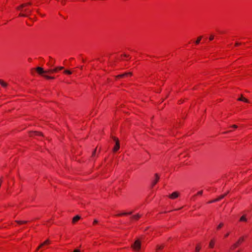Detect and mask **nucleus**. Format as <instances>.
Returning <instances> with one entry per match:
<instances>
[{
  "mask_svg": "<svg viewBox=\"0 0 252 252\" xmlns=\"http://www.w3.org/2000/svg\"><path fill=\"white\" fill-rule=\"evenodd\" d=\"M64 72L67 74H71L72 73V72L69 70H65L64 71Z\"/></svg>",
  "mask_w": 252,
  "mask_h": 252,
  "instance_id": "nucleus-22",
  "label": "nucleus"
},
{
  "mask_svg": "<svg viewBox=\"0 0 252 252\" xmlns=\"http://www.w3.org/2000/svg\"><path fill=\"white\" fill-rule=\"evenodd\" d=\"M238 100L244 101V102H247V103L249 102V101L246 98L244 97L242 95H241V96L238 99Z\"/></svg>",
  "mask_w": 252,
  "mask_h": 252,
  "instance_id": "nucleus-12",
  "label": "nucleus"
},
{
  "mask_svg": "<svg viewBox=\"0 0 252 252\" xmlns=\"http://www.w3.org/2000/svg\"><path fill=\"white\" fill-rule=\"evenodd\" d=\"M155 180L152 182V186H155L157 183L159 178V176L158 175V174H155Z\"/></svg>",
  "mask_w": 252,
  "mask_h": 252,
  "instance_id": "nucleus-10",
  "label": "nucleus"
},
{
  "mask_svg": "<svg viewBox=\"0 0 252 252\" xmlns=\"http://www.w3.org/2000/svg\"><path fill=\"white\" fill-rule=\"evenodd\" d=\"M34 135H42V134L37 131H33L31 133V136H33Z\"/></svg>",
  "mask_w": 252,
  "mask_h": 252,
  "instance_id": "nucleus-14",
  "label": "nucleus"
},
{
  "mask_svg": "<svg viewBox=\"0 0 252 252\" xmlns=\"http://www.w3.org/2000/svg\"><path fill=\"white\" fill-rule=\"evenodd\" d=\"M164 247V246H157V250H160L162 249Z\"/></svg>",
  "mask_w": 252,
  "mask_h": 252,
  "instance_id": "nucleus-24",
  "label": "nucleus"
},
{
  "mask_svg": "<svg viewBox=\"0 0 252 252\" xmlns=\"http://www.w3.org/2000/svg\"><path fill=\"white\" fill-rule=\"evenodd\" d=\"M32 12V10H30L28 8H26V9H24V13H26L28 15V16L31 14Z\"/></svg>",
  "mask_w": 252,
  "mask_h": 252,
  "instance_id": "nucleus-15",
  "label": "nucleus"
},
{
  "mask_svg": "<svg viewBox=\"0 0 252 252\" xmlns=\"http://www.w3.org/2000/svg\"><path fill=\"white\" fill-rule=\"evenodd\" d=\"M3 82H3L2 80H0V84L1 85L3 84Z\"/></svg>",
  "mask_w": 252,
  "mask_h": 252,
  "instance_id": "nucleus-35",
  "label": "nucleus"
},
{
  "mask_svg": "<svg viewBox=\"0 0 252 252\" xmlns=\"http://www.w3.org/2000/svg\"><path fill=\"white\" fill-rule=\"evenodd\" d=\"M63 69V67L59 66V67H57L53 69H50V70H49V71H50V73H52L57 72L58 70H62Z\"/></svg>",
  "mask_w": 252,
  "mask_h": 252,
  "instance_id": "nucleus-9",
  "label": "nucleus"
},
{
  "mask_svg": "<svg viewBox=\"0 0 252 252\" xmlns=\"http://www.w3.org/2000/svg\"><path fill=\"white\" fill-rule=\"evenodd\" d=\"M50 243V241L49 240H46L45 242H44L43 243H42L41 245H40V246H43L47 244H49Z\"/></svg>",
  "mask_w": 252,
  "mask_h": 252,
  "instance_id": "nucleus-18",
  "label": "nucleus"
},
{
  "mask_svg": "<svg viewBox=\"0 0 252 252\" xmlns=\"http://www.w3.org/2000/svg\"><path fill=\"white\" fill-rule=\"evenodd\" d=\"M124 56H125V57H127V55H126V54H125V55H124Z\"/></svg>",
  "mask_w": 252,
  "mask_h": 252,
  "instance_id": "nucleus-39",
  "label": "nucleus"
},
{
  "mask_svg": "<svg viewBox=\"0 0 252 252\" xmlns=\"http://www.w3.org/2000/svg\"><path fill=\"white\" fill-rule=\"evenodd\" d=\"M80 219V217L78 215H77L73 218L72 222L75 223Z\"/></svg>",
  "mask_w": 252,
  "mask_h": 252,
  "instance_id": "nucleus-13",
  "label": "nucleus"
},
{
  "mask_svg": "<svg viewBox=\"0 0 252 252\" xmlns=\"http://www.w3.org/2000/svg\"><path fill=\"white\" fill-rule=\"evenodd\" d=\"M42 246H40V245L36 249V251H38L40 248H41Z\"/></svg>",
  "mask_w": 252,
  "mask_h": 252,
  "instance_id": "nucleus-36",
  "label": "nucleus"
},
{
  "mask_svg": "<svg viewBox=\"0 0 252 252\" xmlns=\"http://www.w3.org/2000/svg\"><path fill=\"white\" fill-rule=\"evenodd\" d=\"M27 6V4H22L20 6L17 7L16 9L20 11L19 13V16L28 17V15L26 13H24V8Z\"/></svg>",
  "mask_w": 252,
  "mask_h": 252,
  "instance_id": "nucleus-1",
  "label": "nucleus"
},
{
  "mask_svg": "<svg viewBox=\"0 0 252 252\" xmlns=\"http://www.w3.org/2000/svg\"><path fill=\"white\" fill-rule=\"evenodd\" d=\"M1 86L3 87H5L7 86V83L3 82V84L1 85Z\"/></svg>",
  "mask_w": 252,
  "mask_h": 252,
  "instance_id": "nucleus-29",
  "label": "nucleus"
},
{
  "mask_svg": "<svg viewBox=\"0 0 252 252\" xmlns=\"http://www.w3.org/2000/svg\"><path fill=\"white\" fill-rule=\"evenodd\" d=\"M214 242H213V241H211L209 244V246L211 247V248H213V246H214Z\"/></svg>",
  "mask_w": 252,
  "mask_h": 252,
  "instance_id": "nucleus-23",
  "label": "nucleus"
},
{
  "mask_svg": "<svg viewBox=\"0 0 252 252\" xmlns=\"http://www.w3.org/2000/svg\"><path fill=\"white\" fill-rule=\"evenodd\" d=\"M200 250V248L199 247L197 246L196 247L195 251H196V252H199Z\"/></svg>",
  "mask_w": 252,
  "mask_h": 252,
  "instance_id": "nucleus-25",
  "label": "nucleus"
},
{
  "mask_svg": "<svg viewBox=\"0 0 252 252\" xmlns=\"http://www.w3.org/2000/svg\"><path fill=\"white\" fill-rule=\"evenodd\" d=\"M202 193H203V191L200 190L197 192V195H202Z\"/></svg>",
  "mask_w": 252,
  "mask_h": 252,
  "instance_id": "nucleus-28",
  "label": "nucleus"
},
{
  "mask_svg": "<svg viewBox=\"0 0 252 252\" xmlns=\"http://www.w3.org/2000/svg\"><path fill=\"white\" fill-rule=\"evenodd\" d=\"M245 240V238L244 236H242L239 238V239L232 245V248L235 249L237 248L241 243L244 242Z\"/></svg>",
  "mask_w": 252,
  "mask_h": 252,
  "instance_id": "nucleus-3",
  "label": "nucleus"
},
{
  "mask_svg": "<svg viewBox=\"0 0 252 252\" xmlns=\"http://www.w3.org/2000/svg\"><path fill=\"white\" fill-rule=\"evenodd\" d=\"M36 71L40 75H44V74L46 73H50V71L48 70L45 71L43 70V69L41 67H37L36 68Z\"/></svg>",
  "mask_w": 252,
  "mask_h": 252,
  "instance_id": "nucleus-5",
  "label": "nucleus"
},
{
  "mask_svg": "<svg viewBox=\"0 0 252 252\" xmlns=\"http://www.w3.org/2000/svg\"><path fill=\"white\" fill-rule=\"evenodd\" d=\"M213 39H214V36L213 35H211L210 38H209V39L210 40H212Z\"/></svg>",
  "mask_w": 252,
  "mask_h": 252,
  "instance_id": "nucleus-30",
  "label": "nucleus"
},
{
  "mask_svg": "<svg viewBox=\"0 0 252 252\" xmlns=\"http://www.w3.org/2000/svg\"><path fill=\"white\" fill-rule=\"evenodd\" d=\"M73 252H80V251L78 249H76L73 251Z\"/></svg>",
  "mask_w": 252,
  "mask_h": 252,
  "instance_id": "nucleus-33",
  "label": "nucleus"
},
{
  "mask_svg": "<svg viewBox=\"0 0 252 252\" xmlns=\"http://www.w3.org/2000/svg\"><path fill=\"white\" fill-rule=\"evenodd\" d=\"M132 74V72H126L122 74H120L118 75L116 77L117 78H122L124 77H127L128 76H131Z\"/></svg>",
  "mask_w": 252,
  "mask_h": 252,
  "instance_id": "nucleus-7",
  "label": "nucleus"
},
{
  "mask_svg": "<svg viewBox=\"0 0 252 252\" xmlns=\"http://www.w3.org/2000/svg\"><path fill=\"white\" fill-rule=\"evenodd\" d=\"M82 68H83V67H82V66H81V67H80V68H81V69H82Z\"/></svg>",
  "mask_w": 252,
  "mask_h": 252,
  "instance_id": "nucleus-40",
  "label": "nucleus"
},
{
  "mask_svg": "<svg viewBox=\"0 0 252 252\" xmlns=\"http://www.w3.org/2000/svg\"><path fill=\"white\" fill-rule=\"evenodd\" d=\"M112 138L115 141V143H116L113 149V152H117L119 149L120 143H119V140L118 138H117L115 137H112Z\"/></svg>",
  "mask_w": 252,
  "mask_h": 252,
  "instance_id": "nucleus-4",
  "label": "nucleus"
},
{
  "mask_svg": "<svg viewBox=\"0 0 252 252\" xmlns=\"http://www.w3.org/2000/svg\"><path fill=\"white\" fill-rule=\"evenodd\" d=\"M228 193V192H226V193H225L223 195L218 196V198H217V199L210 201L208 203H214V202L220 201L221 199L223 198Z\"/></svg>",
  "mask_w": 252,
  "mask_h": 252,
  "instance_id": "nucleus-6",
  "label": "nucleus"
},
{
  "mask_svg": "<svg viewBox=\"0 0 252 252\" xmlns=\"http://www.w3.org/2000/svg\"><path fill=\"white\" fill-rule=\"evenodd\" d=\"M16 222H17L18 224L26 223L27 222V221H19V220H16Z\"/></svg>",
  "mask_w": 252,
  "mask_h": 252,
  "instance_id": "nucleus-19",
  "label": "nucleus"
},
{
  "mask_svg": "<svg viewBox=\"0 0 252 252\" xmlns=\"http://www.w3.org/2000/svg\"><path fill=\"white\" fill-rule=\"evenodd\" d=\"M141 215L139 214H137L132 216V219L134 220H138L140 217Z\"/></svg>",
  "mask_w": 252,
  "mask_h": 252,
  "instance_id": "nucleus-11",
  "label": "nucleus"
},
{
  "mask_svg": "<svg viewBox=\"0 0 252 252\" xmlns=\"http://www.w3.org/2000/svg\"><path fill=\"white\" fill-rule=\"evenodd\" d=\"M132 212H130L128 213H123L118 214V216H123V215H131V214H132Z\"/></svg>",
  "mask_w": 252,
  "mask_h": 252,
  "instance_id": "nucleus-17",
  "label": "nucleus"
},
{
  "mask_svg": "<svg viewBox=\"0 0 252 252\" xmlns=\"http://www.w3.org/2000/svg\"><path fill=\"white\" fill-rule=\"evenodd\" d=\"M179 195V193L177 192V191H175V192H173L172 194H171L169 197L171 198V199H175V198H177Z\"/></svg>",
  "mask_w": 252,
  "mask_h": 252,
  "instance_id": "nucleus-8",
  "label": "nucleus"
},
{
  "mask_svg": "<svg viewBox=\"0 0 252 252\" xmlns=\"http://www.w3.org/2000/svg\"><path fill=\"white\" fill-rule=\"evenodd\" d=\"M247 219L245 215L242 216L240 219L241 221H247Z\"/></svg>",
  "mask_w": 252,
  "mask_h": 252,
  "instance_id": "nucleus-16",
  "label": "nucleus"
},
{
  "mask_svg": "<svg viewBox=\"0 0 252 252\" xmlns=\"http://www.w3.org/2000/svg\"><path fill=\"white\" fill-rule=\"evenodd\" d=\"M96 149H95L94 151L93 152V154H92V157H94L95 156V154H96Z\"/></svg>",
  "mask_w": 252,
  "mask_h": 252,
  "instance_id": "nucleus-26",
  "label": "nucleus"
},
{
  "mask_svg": "<svg viewBox=\"0 0 252 252\" xmlns=\"http://www.w3.org/2000/svg\"><path fill=\"white\" fill-rule=\"evenodd\" d=\"M223 224L222 223H220L217 227V228L218 229H220V228L222 226H223Z\"/></svg>",
  "mask_w": 252,
  "mask_h": 252,
  "instance_id": "nucleus-27",
  "label": "nucleus"
},
{
  "mask_svg": "<svg viewBox=\"0 0 252 252\" xmlns=\"http://www.w3.org/2000/svg\"><path fill=\"white\" fill-rule=\"evenodd\" d=\"M97 222H98L97 220H94V224L97 223Z\"/></svg>",
  "mask_w": 252,
  "mask_h": 252,
  "instance_id": "nucleus-31",
  "label": "nucleus"
},
{
  "mask_svg": "<svg viewBox=\"0 0 252 252\" xmlns=\"http://www.w3.org/2000/svg\"><path fill=\"white\" fill-rule=\"evenodd\" d=\"M228 235H229V233H227L226 234H225V237H227Z\"/></svg>",
  "mask_w": 252,
  "mask_h": 252,
  "instance_id": "nucleus-38",
  "label": "nucleus"
},
{
  "mask_svg": "<svg viewBox=\"0 0 252 252\" xmlns=\"http://www.w3.org/2000/svg\"><path fill=\"white\" fill-rule=\"evenodd\" d=\"M43 76L47 79H54V77H51V76H48L46 75H43Z\"/></svg>",
  "mask_w": 252,
  "mask_h": 252,
  "instance_id": "nucleus-21",
  "label": "nucleus"
},
{
  "mask_svg": "<svg viewBox=\"0 0 252 252\" xmlns=\"http://www.w3.org/2000/svg\"><path fill=\"white\" fill-rule=\"evenodd\" d=\"M201 39V36L199 37L195 41L196 44H199Z\"/></svg>",
  "mask_w": 252,
  "mask_h": 252,
  "instance_id": "nucleus-20",
  "label": "nucleus"
},
{
  "mask_svg": "<svg viewBox=\"0 0 252 252\" xmlns=\"http://www.w3.org/2000/svg\"><path fill=\"white\" fill-rule=\"evenodd\" d=\"M240 43H239V42H236V43H235V45H236V46H238V45H240Z\"/></svg>",
  "mask_w": 252,
  "mask_h": 252,
  "instance_id": "nucleus-37",
  "label": "nucleus"
},
{
  "mask_svg": "<svg viewBox=\"0 0 252 252\" xmlns=\"http://www.w3.org/2000/svg\"><path fill=\"white\" fill-rule=\"evenodd\" d=\"M141 245L140 241L139 239H137L131 245V247L135 252H138L141 248Z\"/></svg>",
  "mask_w": 252,
  "mask_h": 252,
  "instance_id": "nucleus-2",
  "label": "nucleus"
},
{
  "mask_svg": "<svg viewBox=\"0 0 252 252\" xmlns=\"http://www.w3.org/2000/svg\"><path fill=\"white\" fill-rule=\"evenodd\" d=\"M25 4H27V6L30 5L32 4L31 2H28V3H26Z\"/></svg>",
  "mask_w": 252,
  "mask_h": 252,
  "instance_id": "nucleus-34",
  "label": "nucleus"
},
{
  "mask_svg": "<svg viewBox=\"0 0 252 252\" xmlns=\"http://www.w3.org/2000/svg\"><path fill=\"white\" fill-rule=\"evenodd\" d=\"M232 127L235 128H236L237 127V126L235 125H232Z\"/></svg>",
  "mask_w": 252,
  "mask_h": 252,
  "instance_id": "nucleus-32",
  "label": "nucleus"
}]
</instances>
